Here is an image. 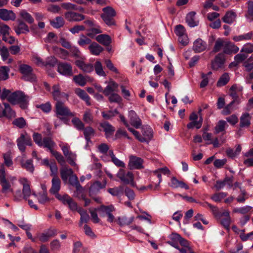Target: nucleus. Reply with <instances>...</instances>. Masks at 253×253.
Instances as JSON below:
<instances>
[{
	"label": "nucleus",
	"instance_id": "10",
	"mask_svg": "<svg viewBox=\"0 0 253 253\" xmlns=\"http://www.w3.org/2000/svg\"><path fill=\"white\" fill-rule=\"evenodd\" d=\"M98 129L103 131L107 139H109L114 133L115 127L107 122H103L99 124Z\"/></svg>",
	"mask_w": 253,
	"mask_h": 253
},
{
	"label": "nucleus",
	"instance_id": "1",
	"mask_svg": "<svg viewBox=\"0 0 253 253\" xmlns=\"http://www.w3.org/2000/svg\"><path fill=\"white\" fill-rule=\"evenodd\" d=\"M16 179V177L7 175L2 166L0 168V185L1 186V192L5 195L13 193L12 185Z\"/></svg>",
	"mask_w": 253,
	"mask_h": 253
},
{
	"label": "nucleus",
	"instance_id": "36",
	"mask_svg": "<svg viewBox=\"0 0 253 253\" xmlns=\"http://www.w3.org/2000/svg\"><path fill=\"white\" fill-rule=\"evenodd\" d=\"M251 116L248 113L242 114L240 118V126L241 127H248L250 125Z\"/></svg>",
	"mask_w": 253,
	"mask_h": 253
},
{
	"label": "nucleus",
	"instance_id": "58",
	"mask_svg": "<svg viewBox=\"0 0 253 253\" xmlns=\"http://www.w3.org/2000/svg\"><path fill=\"white\" fill-rule=\"evenodd\" d=\"M247 58V55L245 53H239L235 56L234 62L232 63V64L237 65L239 63L242 62Z\"/></svg>",
	"mask_w": 253,
	"mask_h": 253
},
{
	"label": "nucleus",
	"instance_id": "62",
	"mask_svg": "<svg viewBox=\"0 0 253 253\" xmlns=\"http://www.w3.org/2000/svg\"><path fill=\"white\" fill-rule=\"evenodd\" d=\"M72 67L70 64L64 63V76L71 77L73 75Z\"/></svg>",
	"mask_w": 253,
	"mask_h": 253
},
{
	"label": "nucleus",
	"instance_id": "7",
	"mask_svg": "<svg viewBox=\"0 0 253 253\" xmlns=\"http://www.w3.org/2000/svg\"><path fill=\"white\" fill-rule=\"evenodd\" d=\"M64 59L66 56H70L74 57H79L80 55V52L78 48L73 46L71 43L64 40Z\"/></svg>",
	"mask_w": 253,
	"mask_h": 253
},
{
	"label": "nucleus",
	"instance_id": "24",
	"mask_svg": "<svg viewBox=\"0 0 253 253\" xmlns=\"http://www.w3.org/2000/svg\"><path fill=\"white\" fill-rule=\"evenodd\" d=\"M169 186L173 188H181L185 189H188V186L184 182L178 180L175 177L173 176L170 179Z\"/></svg>",
	"mask_w": 253,
	"mask_h": 253
},
{
	"label": "nucleus",
	"instance_id": "35",
	"mask_svg": "<svg viewBox=\"0 0 253 253\" xmlns=\"http://www.w3.org/2000/svg\"><path fill=\"white\" fill-rule=\"evenodd\" d=\"M109 155L110 157L111 162L118 167L125 168L126 166L125 164L121 160L118 159L114 154L113 150L109 151Z\"/></svg>",
	"mask_w": 253,
	"mask_h": 253
},
{
	"label": "nucleus",
	"instance_id": "42",
	"mask_svg": "<svg viewBox=\"0 0 253 253\" xmlns=\"http://www.w3.org/2000/svg\"><path fill=\"white\" fill-rule=\"evenodd\" d=\"M20 17L29 24L34 22V18L30 13L27 12L25 10H22L19 12Z\"/></svg>",
	"mask_w": 253,
	"mask_h": 253
},
{
	"label": "nucleus",
	"instance_id": "29",
	"mask_svg": "<svg viewBox=\"0 0 253 253\" xmlns=\"http://www.w3.org/2000/svg\"><path fill=\"white\" fill-rule=\"evenodd\" d=\"M143 138L145 139V142L149 141L153 137V130L149 126H145L142 128Z\"/></svg>",
	"mask_w": 253,
	"mask_h": 253
},
{
	"label": "nucleus",
	"instance_id": "54",
	"mask_svg": "<svg viewBox=\"0 0 253 253\" xmlns=\"http://www.w3.org/2000/svg\"><path fill=\"white\" fill-rule=\"evenodd\" d=\"M73 80L77 84L82 86L85 85L86 84V80L81 74L75 76Z\"/></svg>",
	"mask_w": 253,
	"mask_h": 253
},
{
	"label": "nucleus",
	"instance_id": "39",
	"mask_svg": "<svg viewBox=\"0 0 253 253\" xmlns=\"http://www.w3.org/2000/svg\"><path fill=\"white\" fill-rule=\"evenodd\" d=\"M225 42L226 41L223 40L222 39L219 38L217 39L215 42L212 51L216 53L220 51L221 49H223V52Z\"/></svg>",
	"mask_w": 253,
	"mask_h": 253
},
{
	"label": "nucleus",
	"instance_id": "4",
	"mask_svg": "<svg viewBox=\"0 0 253 253\" xmlns=\"http://www.w3.org/2000/svg\"><path fill=\"white\" fill-rule=\"evenodd\" d=\"M102 11L101 17L104 22L109 26L114 25L113 17L116 15L115 10L111 6H106L102 9Z\"/></svg>",
	"mask_w": 253,
	"mask_h": 253
},
{
	"label": "nucleus",
	"instance_id": "20",
	"mask_svg": "<svg viewBox=\"0 0 253 253\" xmlns=\"http://www.w3.org/2000/svg\"><path fill=\"white\" fill-rule=\"evenodd\" d=\"M64 156L68 163L71 166H76V155L70 151L67 145L64 144Z\"/></svg>",
	"mask_w": 253,
	"mask_h": 253
},
{
	"label": "nucleus",
	"instance_id": "48",
	"mask_svg": "<svg viewBox=\"0 0 253 253\" xmlns=\"http://www.w3.org/2000/svg\"><path fill=\"white\" fill-rule=\"evenodd\" d=\"M230 78L228 74L224 73L220 78L217 83V86L220 87L226 84L229 81Z\"/></svg>",
	"mask_w": 253,
	"mask_h": 253
},
{
	"label": "nucleus",
	"instance_id": "25",
	"mask_svg": "<svg viewBox=\"0 0 253 253\" xmlns=\"http://www.w3.org/2000/svg\"><path fill=\"white\" fill-rule=\"evenodd\" d=\"M76 65L84 72L90 73L93 70V65L85 63L83 61L78 60L76 61Z\"/></svg>",
	"mask_w": 253,
	"mask_h": 253
},
{
	"label": "nucleus",
	"instance_id": "30",
	"mask_svg": "<svg viewBox=\"0 0 253 253\" xmlns=\"http://www.w3.org/2000/svg\"><path fill=\"white\" fill-rule=\"evenodd\" d=\"M195 12H190L186 15V22L190 27H194L198 25V22L195 20Z\"/></svg>",
	"mask_w": 253,
	"mask_h": 253
},
{
	"label": "nucleus",
	"instance_id": "55",
	"mask_svg": "<svg viewBox=\"0 0 253 253\" xmlns=\"http://www.w3.org/2000/svg\"><path fill=\"white\" fill-rule=\"evenodd\" d=\"M72 122L75 127L79 130H83L84 129V124L79 118H73L72 120Z\"/></svg>",
	"mask_w": 253,
	"mask_h": 253
},
{
	"label": "nucleus",
	"instance_id": "12",
	"mask_svg": "<svg viewBox=\"0 0 253 253\" xmlns=\"http://www.w3.org/2000/svg\"><path fill=\"white\" fill-rule=\"evenodd\" d=\"M172 237L173 239L178 241V245H179V253L185 252V251L188 249H191L188 241L182 238L179 234L177 233H172Z\"/></svg>",
	"mask_w": 253,
	"mask_h": 253
},
{
	"label": "nucleus",
	"instance_id": "26",
	"mask_svg": "<svg viewBox=\"0 0 253 253\" xmlns=\"http://www.w3.org/2000/svg\"><path fill=\"white\" fill-rule=\"evenodd\" d=\"M236 17V13L232 10H230L226 12L222 20L223 22L231 24L235 21Z\"/></svg>",
	"mask_w": 253,
	"mask_h": 253
},
{
	"label": "nucleus",
	"instance_id": "22",
	"mask_svg": "<svg viewBox=\"0 0 253 253\" xmlns=\"http://www.w3.org/2000/svg\"><path fill=\"white\" fill-rule=\"evenodd\" d=\"M56 230L54 229L50 228L47 231L39 234L38 238L42 242H45L48 241L50 238L56 235Z\"/></svg>",
	"mask_w": 253,
	"mask_h": 253
},
{
	"label": "nucleus",
	"instance_id": "23",
	"mask_svg": "<svg viewBox=\"0 0 253 253\" xmlns=\"http://www.w3.org/2000/svg\"><path fill=\"white\" fill-rule=\"evenodd\" d=\"M0 18L5 21L14 20L16 15L12 10L1 9H0Z\"/></svg>",
	"mask_w": 253,
	"mask_h": 253
},
{
	"label": "nucleus",
	"instance_id": "50",
	"mask_svg": "<svg viewBox=\"0 0 253 253\" xmlns=\"http://www.w3.org/2000/svg\"><path fill=\"white\" fill-rule=\"evenodd\" d=\"M227 126L226 122L223 120H220L218 122L215 127L216 133H219L225 130L226 126Z\"/></svg>",
	"mask_w": 253,
	"mask_h": 253
},
{
	"label": "nucleus",
	"instance_id": "57",
	"mask_svg": "<svg viewBox=\"0 0 253 253\" xmlns=\"http://www.w3.org/2000/svg\"><path fill=\"white\" fill-rule=\"evenodd\" d=\"M76 187V191L74 193V196L79 198H82L84 196V188L79 184Z\"/></svg>",
	"mask_w": 253,
	"mask_h": 253
},
{
	"label": "nucleus",
	"instance_id": "45",
	"mask_svg": "<svg viewBox=\"0 0 253 253\" xmlns=\"http://www.w3.org/2000/svg\"><path fill=\"white\" fill-rule=\"evenodd\" d=\"M36 107L37 108L41 109L45 113H49L52 109L51 104L49 102H47L45 103H42L41 104H37Z\"/></svg>",
	"mask_w": 253,
	"mask_h": 253
},
{
	"label": "nucleus",
	"instance_id": "11",
	"mask_svg": "<svg viewBox=\"0 0 253 253\" xmlns=\"http://www.w3.org/2000/svg\"><path fill=\"white\" fill-rule=\"evenodd\" d=\"M117 176L124 184H129L133 181V174L131 171L126 172L124 169H121L117 174Z\"/></svg>",
	"mask_w": 253,
	"mask_h": 253
},
{
	"label": "nucleus",
	"instance_id": "38",
	"mask_svg": "<svg viewBox=\"0 0 253 253\" xmlns=\"http://www.w3.org/2000/svg\"><path fill=\"white\" fill-rule=\"evenodd\" d=\"M115 210V208L112 205L109 206L101 205L100 207L95 209V211H98L102 212V213H105L107 215L114 211Z\"/></svg>",
	"mask_w": 253,
	"mask_h": 253
},
{
	"label": "nucleus",
	"instance_id": "43",
	"mask_svg": "<svg viewBox=\"0 0 253 253\" xmlns=\"http://www.w3.org/2000/svg\"><path fill=\"white\" fill-rule=\"evenodd\" d=\"M203 122V119L202 117H200L199 119L197 121H191L190 123L187 124V127L189 129H192L194 127L197 129L200 128L202 125Z\"/></svg>",
	"mask_w": 253,
	"mask_h": 253
},
{
	"label": "nucleus",
	"instance_id": "53",
	"mask_svg": "<svg viewBox=\"0 0 253 253\" xmlns=\"http://www.w3.org/2000/svg\"><path fill=\"white\" fill-rule=\"evenodd\" d=\"M101 31L99 28V27L97 25L92 27L90 29L88 30L87 35L90 37L93 38L96 35L101 33Z\"/></svg>",
	"mask_w": 253,
	"mask_h": 253
},
{
	"label": "nucleus",
	"instance_id": "64",
	"mask_svg": "<svg viewBox=\"0 0 253 253\" xmlns=\"http://www.w3.org/2000/svg\"><path fill=\"white\" fill-rule=\"evenodd\" d=\"M241 52L251 53L253 52V44L247 43L244 44L241 50Z\"/></svg>",
	"mask_w": 253,
	"mask_h": 253
},
{
	"label": "nucleus",
	"instance_id": "13",
	"mask_svg": "<svg viewBox=\"0 0 253 253\" xmlns=\"http://www.w3.org/2000/svg\"><path fill=\"white\" fill-rule=\"evenodd\" d=\"M143 160L136 156L131 155L129 157L128 166L130 169H141L143 167Z\"/></svg>",
	"mask_w": 253,
	"mask_h": 253
},
{
	"label": "nucleus",
	"instance_id": "2",
	"mask_svg": "<svg viewBox=\"0 0 253 253\" xmlns=\"http://www.w3.org/2000/svg\"><path fill=\"white\" fill-rule=\"evenodd\" d=\"M52 94L53 99L57 101L55 105V116L61 122L63 121V104L61 101L62 93L58 84L54 85L52 87Z\"/></svg>",
	"mask_w": 253,
	"mask_h": 253
},
{
	"label": "nucleus",
	"instance_id": "16",
	"mask_svg": "<svg viewBox=\"0 0 253 253\" xmlns=\"http://www.w3.org/2000/svg\"><path fill=\"white\" fill-rule=\"evenodd\" d=\"M225 62V55L223 53H218L215 56L213 60L211 62L212 69L217 70L223 67Z\"/></svg>",
	"mask_w": 253,
	"mask_h": 253
},
{
	"label": "nucleus",
	"instance_id": "33",
	"mask_svg": "<svg viewBox=\"0 0 253 253\" xmlns=\"http://www.w3.org/2000/svg\"><path fill=\"white\" fill-rule=\"evenodd\" d=\"M4 109L2 111V116H5L8 118H14L16 116L15 112L11 109L8 104L4 103Z\"/></svg>",
	"mask_w": 253,
	"mask_h": 253
},
{
	"label": "nucleus",
	"instance_id": "47",
	"mask_svg": "<svg viewBox=\"0 0 253 253\" xmlns=\"http://www.w3.org/2000/svg\"><path fill=\"white\" fill-rule=\"evenodd\" d=\"M94 69L96 73L99 76H106V74L103 71L101 63L97 61L94 64Z\"/></svg>",
	"mask_w": 253,
	"mask_h": 253
},
{
	"label": "nucleus",
	"instance_id": "8",
	"mask_svg": "<svg viewBox=\"0 0 253 253\" xmlns=\"http://www.w3.org/2000/svg\"><path fill=\"white\" fill-rule=\"evenodd\" d=\"M17 143L19 149L22 153L25 151L26 145L31 146L32 144L30 137L26 133L21 134L17 139Z\"/></svg>",
	"mask_w": 253,
	"mask_h": 253
},
{
	"label": "nucleus",
	"instance_id": "60",
	"mask_svg": "<svg viewBox=\"0 0 253 253\" xmlns=\"http://www.w3.org/2000/svg\"><path fill=\"white\" fill-rule=\"evenodd\" d=\"M107 96L108 97V100L110 102L120 103L122 101L121 97L118 94L115 92Z\"/></svg>",
	"mask_w": 253,
	"mask_h": 253
},
{
	"label": "nucleus",
	"instance_id": "28",
	"mask_svg": "<svg viewBox=\"0 0 253 253\" xmlns=\"http://www.w3.org/2000/svg\"><path fill=\"white\" fill-rule=\"evenodd\" d=\"M61 187L60 180L57 177L54 176L52 180V186L49 192L51 194H56L58 192Z\"/></svg>",
	"mask_w": 253,
	"mask_h": 253
},
{
	"label": "nucleus",
	"instance_id": "31",
	"mask_svg": "<svg viewBox=\"0 0 253 253\" xmlns=\"http://www.w3.org/2000/svg\"><path fill=\"white\" fill-rule=\"evenodd\" d=\"M88 48L91 53L94 55L97 56L103 51V48L96 42L91 43Z\"/></svg>",
	"mask_w": 253,
	"mask_h": 253
},
{
	"label": "nucleus",
	"instance_id": "15",
	"mask_svg": "<svg viewBox=\"0 0 253 253\" xmlns=\"http://www.w3.org/2000/svg\"><path fill=\"white\" fill-rule=\"evenodd\" d=\"M106 185V181L104 180L103 183H101L99 181L94 182L89 189V194L90 197H93L94 195L97 194L99 191L105 187Z\"/></svg>",
	"mask_w": 253,
	"mask_h": 253
},
{
	"label": "nucleus",
	"instance_id": "41",
	"mask_svg": "<svg viewBox=\"0 0 253 253\" xmlns=\"http://www.w3.org/2000/svg\"><path fill=\"white\" fill-rule=\"evenodd\" d=\"M247 4L248 10L245 17L249 21L251 22L253 21V0H249Z\"/></svg>",
	"mask_w": 253,
	"mask_h": 253
},
{
	"label": "nucleus",
	"instance_id": "19",
	"mask_svg": "<svg viewBox=\"0 0 253 253\" xmlns=\"http://www.w3.org/2000/svg\"><path fill=\"white\" fill-rule=\"evenodd\" d=\"M239 50V48L234 43L226 41L224 48L223 54H235Z\"/></svg>",
	"mask_w": 253,
	"mask_h": 253
},
{
	"label": "nucleus",
	"instance_id": "27",
	"mask_svg": "<svg viewBox=\"0 0 253 253\" xmlns=\"http://www.w3.org/2000/svg\"><path fill=\"white\" fill-rule=\"evenodd\" d=\"M14 30L17 35L27 34L29 32L28 26L23 21L19 20L18 25L14 28Z\"/></svg>",
	"mask_w": 253,
	"mask_h": 253
},
{
	"label": "nucleus",
	"instance_id": "34",
	"mask_svg": "<svg viewBox=\"0 0 253 253\" xmlns=\"http://www.w3.org/2000/svg\"><path fill=\"white\" fill-rule=\"evenodd\" d=\"M134 219V216H131L129 218L126 216H120L117 218V223L121 226L128 225L133 221Z\"/></svg>",
	"mask_w": 253,
	"mask_h": 253
},
{
	"label": "nucleus",
	"instance_id": "61",
	"mask_svg": "<svg viewBox=\"0 0 253 253\" xmlns=\"http://www.w3.org/2000/svg\"><path fill=\"white\" fill-rule=\"evenodd\" d=\"M57 37L54 33L50 32L45 38L44 41L47 43H54L57 42Z\"/></svg>",
	"mask_w": 253,
	"mask_h": 253
},
{
	"label": "nucleus",
	"instance_id": "32",
	"mask_svg": "<svg viewBox=\"0 0 253 253\" xmlns=\"http://www.w3.org/2000/svg\"><path fill=\"white\" fill-rule=\"evenodd\" d=\"M95 39L98 42L105 46L109 45L111 42L110 37L105 34L98 35Z\"/></svg>",
	"mask_w": 253,
	"mask_h": 253
},
{
	"label": "nucleus",
	"instance_id": "3",
	"mask_svg": "<svg viewBox=\"0 0 253 253\" xmlns=\"http://www.w3.org/2000/svg\"><path fill=\"white\" fill-rule=\"evenodd\" d=\"M29 97L21 91H15L11 93L8 98V101L12 104H20L21 108L24 109L27 107Z\"/></svg>",
	"mask_w": 253,
	"mask_h": 253
},
{
	"label": "nucleus",
	"instance_id": "6",
	"mask_svg": "<svg viewBox=\"0 0 253 253\" xmlns=\"http://www.w3.org/2000/svg\"><path fill=\"white\" fill-rule=\"evenodd\" d=\"M68 179L70 185L76 187L80 184L78 178L76 175L73 174V171L71 169L68 168L64 165V181Z\"/></svg>",
	"mask_w": 253,
	"mask_h": 253
},
{
	"label": "nucleus",
	"instance_id": "52",
	"mask_svg": "<svg viewBox=\"0 0 253 253\" xmlns=\"http://www.w3.org/2000/svg\"><path fill=\"white\" fill-rule=\"evenodd\" d=\"M84 134L85 137V139L87 141L90 140L91 137L94 135V129L90 126L86 127L85 128L84 127Z\"/></svg>",
	"mask_w": 253,
	"mask_h": 253
},
{
	"label": "nucleus",
	"instance_id": "44",
	"mask_svg": "<svg viewBox=\"0 0 253 253\" xmlns=\"http://www.w3.org/2000/svg\"><path fill=\"white\" fill-rule=\"evenodd\" d=\"M3 158L4 159V164L7 167H10L13 165L12 160V155L10 151H8L3 154Z\"/></svg>",
	"mask_w": 253,
	"mask_h": 253
},
{
	"label": "nucleus",
	"instance_id": "40",
	"mask_svg": "<svg viewBox=\"0 0 253 253\" xmlns=\"http://www.w3.org/2000/svg\"><path fill=\"white\" fill-rule=\"evenodd\" d=\"M67 203L72 211H76L78 209L77 203L68 195L64 194V204Z\"/></svg>",
	"mask_w": 253,
	"mask_h": 253
},
{
	"label": "nucleus",
	"instance_id": "18",
	"mask_svg": "<svg viewBox=\"0 0 253 253\" xmlns=\"http://www.w3.org/2000/svg\"><path fill=\"white\" fill-rule=\"evenodd\" d=\"M65 17L69 21H81L85 19L84 15L73 11H69L65 14Z\"/></svg>",
	"mask_w": 253,
	"mask_h": 253
},
{
	"label": "nucleus",
	"instance_id": "49",
	"mask_svg": "<svg viewBox=\"0 0 253 253\" xmlns=\"http://www.w3.org/2000/svg\"><path fill=\"white\" fill-rule=\"evenodd\" d=\"M101 114L104 119L106 120H110L113 117L118 114L119 112L117 109H114L113 110H110L107 112H102Z\"/></svg>",
	"mask_w": 253,
	"mask_h": 253
},
{
	"label": "nucleus",
	"instance_id": "14",
	"mask_svg": "<svg viewBox=\"0 0 253 253\" xmlns=\"http://www.w3.org/2000/svg\"><path fill=\"white\" fill-rule=\"evenodd\" d=\"M128 117L130 125L135 128H139L142 126L141 119L133 110L128 111Z\"/></svg>",
	"mask_w": 253,
	"mask_h": 253
},
{
	"label": "nucleus",
	"instance_id": "56",
	"mask_svg": "<svg viewBox=\"0 0 253 253\" xmlns=\"http://www.w3.org/2000/svg\"><path fill=\"white\" fill-rule=\"evenodd\" d=\"M51 25L55 28H59L63 25V20L61 17H57L54 20L50 21Z\"/></svg>",
	"mask_w": 253,
	"mask_h": 253
},
{
	"label": "nucleus",
	"instance_id": "9",
	"mask_svg": "<svg viewBox=\"0 0 253 253\" xmlns=\"http://www.w3.org/2000/svg\"><path fill=\"white\" fill-rule=\"evenodd\" d=\"M26 155L23 154L21 157H17L22 168L25 169L27 171L33 173L34 167L33 164V160L31 159L25 160Z\"/></svg>",
	"mask_w": 253,
	"mask_h": 253
},
{
	"label": "nucleus",
	"instance_id": "51",
	"mask_svg": "<svg viewBox=\"0 0 253 253\" xmlns=\"http://www.w3.org/2000/svg\"><path fill=\"white\" fill-rule=\"evenodd\" d=\"M12 124L19 128H24L26 126V122L23 117H20L13 120Z\"/></svg>",
	"mask_w": 253,
	"mask_h": 253
},
{
	"label": "nucleus",
	"instance_id": "59",
	"mask_svg": "<svg viewBox=\"0 0 253 253\" xmlns=\"http://www.w3.org/2000/svg\"><path fill=\"white\" fill-rule=\"evenodd\" d=\"M252 207L249 206H245L241 208H235L233 212L236 213H240L241 214H246L249 212L252 209Z\"/></svg>",
	"mask_w": 253,
	"mask_h": 253
},
{
	"label": "nucleus",
	"instance_id": "63",
	"mask_svg": "<svg viewBox=\"0 0 253 253\" xmlns=\"http://www.w3.org/2000/svg\"><path fill=\"white\" fill-rule=\"evenodd\" d=\"M91 40L86 36L83 35L80 36V38L78 41V44L82 46L89 44Z\"/></svg>",
	"mask_w": 253,
	"mask_h": 253
},
{
	"label": "nucleus",
	"instance_id": "21",
	"mask_svg": "<svg viewBox=\"0 0 253 253\" xmlns=\"http://www.w3.org/2000/svg\"><path fill=\"white\" fill-rule=\"evenodd\" d=\"M119 85L115 81L111 80L108 85L103 90V93L105 96H109L110 94L117 91Z\"/></svg>",
	"mask_w": 253,
	"mask_h": 253
},
{
	"label": "nucleus",
	"instance_id": "37",
	"mask_svg": "<svg viewBox=\"0 0 253 253\" xmlns=\"http://www.w3.org/2000/svg\"><path fill=\"white\" fill-rule=\"evenodd\" d=\"M55 144L52 139L48 137H44L42 143V147L47 148L51 151L54 147Z\"/></svg>",
	"mask_w": 253,
	"mask_h": 253
},
{
	"label": "nucleus",
	"instance_id": "46",
	"mask_svg": "<svg viewBox=\"0 0 253 253\" xmlns=\"http://www.w3.org/2000/svg\"><path fill=\"white\" fill-rule=\"evenodd\" d=\"M9 68L7 66H1L0 67V80H6L8 78Z\"/></svg>",
	"mask_w": 253,
	"mask_h": 253
},
{
	"label": "nucleus",
	"instance_id": "17",
	"mask_svg": "<svg viewBox=\"0 0 253 253\" xmlns=\"http://www.w3.org/2000/svg\"><path fill=\"white\" fill-rule=\"evenodd\" d=\"M207 47V42L200 38L193 42L192 49L195 53H200L205 51Z\"/></svg>",
	"mask_w": 253,
	"mask_h": 253
},
{
	"label": "nucleus",
	"instance_id": "5",
	"mask_svg": "<svg viewBox=\"0 0 253 253\" xmlns=\"http://www.w3.org/2000/svg\"><path fill=\"white\" fill-rule=\"evenodd\" d=\"M19 70L23 75V78L24 80L31 82L36 80V77L32 72L31 66L26 64H22L19 66Z\"/></svg>",
	"mask_w": 253,
	"mask_h": 253
}]
</instances>
